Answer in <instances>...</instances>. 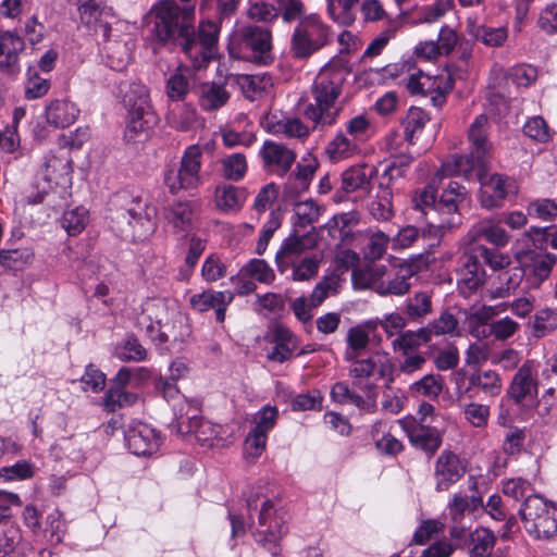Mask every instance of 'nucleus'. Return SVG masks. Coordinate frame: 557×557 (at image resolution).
<instances>
[{
    "label": "nucleus",
    "mask_w": 557,
    "mask_h": 557,
    "mask_svg": "<svg viewBox=\"0 0 557 557\" xmlns=\"http://www.w3.org/2000/svg\"><path fill=\"white\" fill-rule=\"evenodd\" d=\"M429 122L430 116L424 110L417 107H411L401 121L405 139L410 145L417 144L425 125Z\"/></svg>",
    "instance_id": "40"
},
{
    "label": "nucleus",
    "mask_w": 557,
    "mask_h": 557,
    "mask_svg": "<svg viewBox=\"0 0 557 557\" xmlns=\"http://www.w3.org/2000/svg\"><path fill=\"white\" fill-rule=\"evenodd\" d=\"M270 129L275 134H283L289 138H302L309 135V127L298 117H288L270 123Z\"/></svg>",
    "instance_id": "60"
},
{
    "label": "nucleus",
    "mask_w": 557,
    "mask_h": 557,
    "mask_svg": "<svg viewBox=\"0 0 557 557\" xmlns=\"http://www.w3.org/2000/svg\"><path fill=\"white\" fill-rule=\"evenodd\" d=\"M230 52L257 64H269L273 60L271 30L251 24L237 28L230 40Z\"/></svg>",
    "instance_id": "9"
},
{
    "label": "nucleus",
    "mask_w": 557,
    "mask_h": 557,
    "mask_svg": "<svg viewBox=\"0 0 557 557\" xmlns=\"http://www.w3.org/2000/svg\"><path fill=\"white\" fill-rule=\"evenodd\" d=\"M490 128L488 117L480 114L471 123L468 131L471 151L469 154L449 157L443 162V171L448 173H457L466 180H471L473 172L478 168L481 171L486 168L487 158L492 150V144L487 139Z\"/></svg>",
    "instance_id": "3"
},
{
    "label": "nucleus",
    "mask_w": 557,
    "mask_h": 557,
    "mask_svg": "<svg viewBox=\"0 0 557 557\" xmlns=\"http://www.w3.org/2000/svg\"><path fill=\"white\" fill-rule=\"evenodd\" d=\"M242 276H249L263 284H271L275 280L273 269L263 259H252L242 268Z\"/></svg>",
    "instance_id": "61"
},
{
    "label": "nucleus",
    "mask_w": 557,
    "mask_h": 557,
    "mask_svg": "<svg viewBox=\"0 0 557 557\" xmlns=\"http://www.w3.org/2000/svg\"><path fill=\"white\" fill-rule=\"evenodd\" d=\"M432 312L431 294L418 292L406 300L405 313L413 321H418Z\"/></svg>",
    "instance_id": "59"
},
{
    "label": "nucleus",
    "mask_w": 557,
    "mask_h": 557,
    "mask_svg": "<svg viewBox=\"0 0 557 557\" xmlns=\"http://www.w3.org/2000/svg\"><path fill=\"white\" fill-rule=\"evenodd\" d=\"M230 99V92L223 85L203 84L199 92V104L205 111H214L225 106Z\"/></svg>",
    "instance_id": "42"
},
{
    "label": "nucleus",
    "mask_w": 557,
    "mask_h": 557,
    "mask_svg": "<svg viewBox=\"0 0 557 557\" xmlns=\"http://www.w3.org/2000/svg\"><path fill=\"white\" fill-rule=\"evenodd\" d=\"M359 143L344 131H338L326 146V153L333 161L348 159L359 152Z\"/></svg>",
    "instance_id": "41"
},
{
    "label": "nucleus",
    "mask_w": 557,
    "mask_h": 557,
    "mask_svg": "<svg viewBox=\"0 0 557 557\" xmlns=\"http://www.w3.org/2000/svg\"><path fill=\"white\" fill-rule=\"evenodd\" d=\"M527 270L522 267H512L498 274V286L490 290L493 299L506 298L513 295L525 278Z\"/></svg>",
    "instance_id": "35"
},
{
    "label": "nucleus",
    "mask_w": 557,
    "mask_h": 557,
    "mask_svg": "<svg viewBox=\"0 0 557 557\" xmlns=\"http://www.w3.org/2000/svg\"><path fill=\"white\" fill-rule=\"evenodd\" d=\"M25 49L24 39L13 33L0 35V72L15 74L20 72V54Z\"/></svg>",
    "instance_id": "24"
},
{
    "label": "nucleus",
    "mask_w": 557,
    "mask_h": 557,
    "mask_svg": "<svg viewBox=\"0 0 557 557\" xmlns=\"http://www.w3.org/2000/svg\"><path fill=\"white\" fill-rule=\"evenodd\" d=\"M35 466L27 460H18L12 466L0 469V480L2 482H18L33 478Z\"/></svg>",
    "instance_id": "63"
},
{
    "label": "nucleus",
    "mask_w": 557,
    "mask_h": 557,
    "mask_svg": "<svg viewBox=\"0 0 557 557\" xmlns=\"http://www.w3.org/2000/svg\"><path fill=\"white\" fill-rule=\"evenodd\" d=\"M360 0H326V14L335 24L351 26L357 20V7Z\"/></svg>",
    "instance_id": "36"
},
{
    "label": "nucleus",
    "mask_w": 557,
    "mask_h": 557,
    "mask_svg": "<svg viewBox=\"0 0 557 557\" xmlns=\"http://www.w3.org/2000/svg\"><path fill=\"white\" fill-rule=\"evenodd\" d=\"M467 189L457 182H450L445 188L436 201V214L448 215L447 219H443L436 223L429 221L428 232H423V236L426 234H433L435 237L442 236L447 230L454 227L459 223L458 216L455 214L458 212L459 205L466 199Z\"/></svg>",
    "instance_id": "13"
},
{
    "label": "nucleus",
    "mask_w": 557,
    "mask_h": 557,
    "mask_svg": "<svg viewBox=\"0 0 557 557\" xmlns=\"http://www.w3.org/2000/svg\"><path fill=\"white\" fill-rule=\"evenodd\" d=\"M153 11L156 13L153 30L161 42L180 47L194 69H201L211 61L220 32L216 23L202 21L196 33L195 7L182 8L174 0L158 2Z\"/></svg>",
    "instance_id": "1"
},
{
    "label": "nucleus",
    "mask_w": 557,
    "mask_h": 557,
    "mask_svg": "<svg viewBox=\"0 0 557 557\" xmlns=\"http://www.w3.org/2000/svg\"><path fill=\"white\" fill-rule=\"evenodd\" d=\"M400 65L401 71H407L409 73L407 88L412 95H424L426 91H431L433 86H435L436 77H431L424 74L421 70H416L414 61L412 59L404 61Z\"/></svg>",
    "instance_id": "43"
},
{
    "label": "nucleus",
    "mask_w": 557,
    "mask_h": 557,
    "mask_svg": "<svg viewBox=\"0 0 557 557\" xmlns=\"http://www.w3.org/2000/svg\"><path fill=\"white\" fill-rule=\"evenodd\" d=\"M469 490L471 495L462 494V492L455 493L451 500L448 503V511L453 521L459 522L465 517L466 512H473L482 506V497L476 492V480L474 476L469 478Z\"/></svg>",
    "instance_id": "28"
},
{
    "label": "nucleus",
    "mask_w": 557,
    "mask_h": 557,
    "mask_svg": "<svg viewBox=\"0 0 557 557\" xmlns=\"http://www.w3.org/2000/svg\"><path fill=\"white\" fill-rule=\"evenodd\" d=\"M495 535L485 528H476L469 534L470 557H487L494 545Z\"/></svg>",
    "instance_id": "51"
},
{
    "label": "nucleus",
    "mask_w": 557,
    "mask_h": 557,
    "mask_svg": "<svg viewBox=\"0 0 557 557\" xmlns=\"http://www.w3.org/2000/svg\"><path fill=\"white\" fill-rule=\"evenodd\" d=\"M557 263V256L546 253L536 258L527 270L524 287L528 289L537 288L549 276Z\"/></svg>",
    "instance_id": "39"
},
{
    "label": "nucleus",
    "mask_w": 557,
    "mask_h": 557,
    "mask_svg": "<svg viewBox=\"0 0 557 557\" xmlns=\"http://www.w3.org/2000/svg\"><path fill=\"white\" fill-rule=\"evenodd\" d=\"M351 362L349 375L354 379L377 374L380 379H386L388 384L394 382L395 364L387 352H375L366 359L356 358Z\"/></svg>",
    "instance_id": "19"
},
{
    "label": "nucleus",
    "mask_w": 557,
    "mask_h": 557,
    "mask_svg": "<svg viewBox=\"0 0 557 557\" xmlns=\"http://www.w3.org/2000/svg\"><path fill=\"white\" fill-rule=\"evenodd\" d=\"M116 33L117 29H113L110 37L101 39L108 65L115 71H122L131 60V47L126 41L120 40Z\"/></svg>",
    "instance_id": "31"
},
{
    "label": "nucleus",
    "mask_w": 557,
    "mask_h": 557,
    "mask_svg": "<svg viewBox=\"0 0 557 557\" xmlns=\"http://www.w3.org/2000/svg\"><path fill=\"white\" fill-rule=\"evenodd\" d=\"M194 208L188 201H178L164 210V218L169 224L178 231H187L194 220Z\"/></svg>",
    "instance_id": "44"
},
{
    "label": "nucleus",
    "mask_w": 557,
    "mask_h": 557,
    "mask_svg": "<svg viewBox=\"0 0 557 557\" xmlns=\"http://www.w3.org/2000/svg\"><path fill=\"white\" fill-rule=\"evenodd\" d=\"M467 32L470 36L487 47H500L508 38L507 27H488L478 24L476 20L472 17L467 20Z\"/></svg>",
    "instance_id": "33"
},
{
    "label": "nucleus",
    "mask_w": 557,
    "mask_h": 557,
    "mask_svg": "<svg viewBox=\"0 0 557 557\" xmlns=\"http://www.w3.org/2000/svg\"><path fill=\"white\" fill-rule=\"evenodd\" d=\"M168 124L181 132L190 129L197 121V112L189 106H175L166 114Z\"/></svg>",
    "instance_id": "57"
},
{
    "label": "nucleus",
    "mask_w": 557,
    "mask_h": 557,
    "mask_svg": "<svg viewBox=\"0 0 557 557\" xmlns=\"http://www.w3.org/2000/svg\"><path fill=\"white\" fill-rule=\"evenodd\" d=\"M459 275L458 288L463 295L478 290L484 284L486 276L481 262L469 253L462 257Z\"/></svg>",
    "instance_id": "26"
},
{
    "label": "nucleus",
    "mask_w": 557,
    "mask_h": 557,
    "mask_svg": "<svg viewBox=\"0 0 557 557\" xmlns=\"http://www.w3.org/2000/svg\"><path fill=\"white\" fill-rule=\"evenodd\" d=\"M263 169L276 176H285L294 165L297 153L285 144L265 140L260 149Z\"/></svg>",
    "instance_id": "16"
},
{
    "label": "nucleus",
    "mask_w": 557,
    "mask_h": 557,
    "mask_svg": "<svg viewBox=\"0 0 557 557\" xmlns=\"http://www.w3.org/2000/svg\"><path fill=\"white\" fill-rule=\"evenodd\" d=\"M416 274L413 263L403 262L389 272L385 271V267L354 271L352 280L355 285L371 288L380 296H404L410 290Z\"/></svg>",
    "instance_id": "6"
},
{
    "label": "nucleus",
    "mask_w": 557,
    "mask_h": 557,
    "mask_svg": "<svg viewBox=\"0 0 557 557\" xmlns=\"http://www.w3.org/2000/svg\"><path fill=\"white\" fill-rule=\"evenodd\" d=\"M181 322L182 317L177 308L160 298L147 299L137 318L138 327L159 345L178 339L176 327Z\"/></svg>",
    "instance_id": "5"
},
{
    "label": "nucleus",
    "mask_w": 557,
    "mask_h": 557,
    "mask_svg": "<svg viewBox=\"0 0 557 557\" xmlns=\"http://www.w3.org/2000/svg\"><path fill=\"white\" fill-rule=\"evenodd\" d=\"M469 242L475 244L481 239H485L496 247H505L509 242L507 232L496 225L492 220H482L475 223L468 232Z\"/></svg>",
    "instance_id": "30"
},
{
    "label": "nucleus",
    "mask_w": 557,
    "mask_h": 557,
    "mask_svg": "<svg viewBox=\"0 0 557 557\" xmlns=\"http://www.w3.org/2000/svg\"><path fill=\"white\" fill-rule=\"evenodd\" d=\"M317 245L315 236L307 233L298 235L296 232L286 237L275 255V263L277 271L285 274L293 265V260H297L300 256L314 248Z\"/></svg>",
    "instance_id": "17"
},
{
    "label": "nucleus",
    "mask_w": 557,
    "mask_h": 557,
    "mask_svg": "<svg viewBox=\"0 0 557 557\" xmlns=\"http://www.w3.org/2000/svg\"><path fill=\"white\" fill-rule=\"evenodd\" d=\"M45 115L50 126L66 128L75 123L79 115V109L67 99H54L46 106Z\"/></svg>",
    "instance_id": "25"
},
{
    "label": "nucleus",
    "mask_w": 557,
    "mask_h": 557,
    "mask_svg": "<svg viewBox=\"0 0 557 557\" xmlns=\"http://www.w3.org/2000/svg\"><path fill=\"white\" fill-rule=\"evenodd\" d=\"M321 258L317 255L306 256L301 259L293 260L290 265V280L294 282H306L315 277L319 273Z\"/></svg>",
    "instance_id": "53"
},
{
    "label": "nucleus",
    "mask_w": 557,
    "mask_h": 557,
    "mask_svg": "<svg viewBox=\"0 0 557 557\" xmlns=\"http://www.w3.org/2000/svg\"><path fill=\"white\" fill-rule=\"evenodd\" d=\"M65 531L66 524L62 512L58 508H53L46 516L40 535L46 537L51 544H59L62 542Z\"/></svg>",
    "instance_id": "54"
},
{
    "label": "nucleus",
    "mask_w": 557,
    "mask_h": 557,
    "mask_svg": "<svg viewBox=\"0 0 557 557\" xmlns=\"http://www.w3.org/2000/svg\"><path fill=\"white\" fill-rule=\"evenodd\" d=\"M87 220L88 211L84 207H76L63 213L61 225L69 235L75 236L85 228Z\"/></svg>",
    "instance_id": "64"
},
{
    "label": "nucleus",
    "mask_w": 557,
    "mask_h": 557,
    "mask_svg": "<svg viewBox=\"0 0 557 557\" xmlns=\"http://www.w3.org/2000/svg\"><path fill=\"white\" fill-rule=\"evenodd\" d=\"M444 380L440 374H426L409 386L412 397H426L436 399L443 392Z\"/></svg>",
    "instance_id": "45"
},
{
    "label": "nucleus",
    "mask_w": 557,
    "mask_h": 557,
    "mask_svg": "<svg viewBox=\"0 0 557 557\" xmlns=\"http://www.w3.org/2000/svg\"><path fill=\"white\" fill-rule=\"evenodd\" d=\"M161 441L157 431L146 423H138L125 432L126 445L136 456H148L156 453Z\"/></svg>",
    "instance_id": "20"
},
{
    "label": "nucleus",
    "mask_w": 557,
    "mask_h": 557,
    "mask_svg": "<svg viewBox=\"0 0 557 557\" xmlns=\"http://www.w3.org/2000/svg\"><path fill=\"white\" fill-rule=\"evenodd\" d=\"M81 22L100 38L110 37L113 28L106 20L108 12L101 8V0H82L78 7Z\"/></svg>",
    "instance_id": "22"
},
{
    "label": "nucleus",
    "mask_w": 557,
    "mask_h": 557,
    "mask_svg": "<svg viewBox=\"0 0 557 557\" xmlns=\"http://www.w3.org/2000/svg\"><path fill=\"white\" fill-rule=\"evenodd\" d=\"M519 515L525 531L534 539L545 540L557 534V507L542 496L529 495Z\"/></svg>",
    "instance_id": "10"
},
{
    "label": "nucleus",
    "mask_w": 557,
    "mask_h": 557,
    "mask_svg": "<svg viewBox=\"0 0 557 557\" xmlns=\"http://www.w3.org/2000/svg\"><path fill=\"white\" fill-rule=\"evenodd\" d=\"M393 190L384 182L379 183L376 199L370 203V213L377 221H388L393 218Z\"/></svg>",
    "instance_id": "46"
},
{
    "label": "nucleus",
    "mask_w": 557,
    "mask_h": 557,
    "mask_svg": "<svg viewBox=\"0 0 557 557\" xmlns=\"http://www.w3.org/2000/svg\"><path fill=\"white\" fill-rule=\"evenodd\" d=\"M409 438L413 446L430 453L437 450L442 444V437L436 429L422 425L410 430Z\"/></svg>",
    "instance_id": "52"
},
{
    "label": "nucleus",
    "mask_w": 557,
    "mask_h": 557,
    "mask_svg": "<svg viewBox=\"0 0 557 557\" xmlns=\"http://www.w3.org/2000/svg\"><path fill=\"white\" fill-rule=\"evenodd\" d=\"M469 255L471 257H475L480 262L483 261L493 270L504 269L509 264L508 256H505L496 249L487 248L479 244L472 248V251Z\"/></svg>",
    "instance_id": "62"
},
{
    "label": "nucleus",
    "mask_w": 557,
    "mask_h": 557,
    "mask_svg": "<svg viewBox=\"0 0 557 557\" xmlns=\"http://www.w3.org/2000/svg\"><path fill=\"white\" fill-rule=\"evenodd\" d=\"M272 508L273 504L270 499L262 504L259 513V524L267 527V529L257 531L255 536L256 541L265 547L272 556H277L281 552L278 542L282 537V530L277 519L272 521Z\"/></svg>",
    "instance_id": "21"
},
{
    "label": "nucleus",
    "mask_w": 557,
    "mask_h": 557,
    "mask_svg": "<svg viewBox=\"0 0 557 557\" xmlns=\"http://www.w3.org/2000/svg\"><path fill=\"white\" fill-rule=\"evenodd\" d=\"M332 29L317 13L299 20L290 37V54L297 60H308L332 41Z\"/></svg>",
    "instance_id": "8"
},
{
    "label": "nucleus",
    "mask_w": 557,
    "mask_h": 557,
    "mask_svg": "<svg viewBox=\"0 0 557 557\" xmlns=\"http://www.w3.org/2000/svg\"><path fill=\"white\" fill-rule=\"evenodd\" d=\"M366 329L374 331L376 329L375 321H369L362 325L350 327L347 332V348L345 351V360L352 361L358 358L368 347L370 336Z\"/></svg>",
    "instance_id": "34"
},
{
    "label": "nucleus",
    "mask_w": 557,
    "mask_h": 557,
    "mask_svg": "<svg viewBox=\"0 0 557 557\" xmlns=\"http://www.w3.org/2000/svg\"><path fill=\"white\" fill-rule=\"evenodd\" d=\"M156 216L157 208L136 197L124 210L112 216V227L125 240L144 242L157 230Z\"/></svg>",
    "instance_id": "7"
},
{
    "label": "nucleus",
    "mask_w": 557,
    "mask_h": 557,
    "mask_svg": "<svg viewBox=\"0 0 557 557\" xmlns=\"http://www.w3.org/2000/svg\"><path fill=\"white\" fill-rule=\"evenodd\" d=\"M246 199V190L244 188L224 185L215 190L216 206L224 211L238 210Z\"/></svg>",
    "instance_id": "50"
},
{
    "label": "nucleus",
    "mask_w": 557,
    "mask_h": 557,
    "mask_svg": "<svg viewBox=\"0 0 557 557\" xmlns=\"http://www.w3.org/2000/svg\"><path fill=\"white\" fill-rule=\"evenodd\" d=\"M318 162L313 158L302 159L297 163L296 171L293 172L285 185V193L296 196L308 189L309 184L317 171Z\"/></svg>",
    "instance_id": "32"
},
{
    "label": "nucleus",
    "mask_w": 557,
    "mask_h": 557,
    "mask_svg": "<svg viewBox=\"0 0 557 557\" xmlns=\"http://www.w3.org/2000/svg\"><path fill=\"white\" fill-rule=\"evenodd\" d=\"M203 419L200 417V408L198 404L191 400L183 401L178 410L175 412L174 428L181 435H188L201 423Z\"/></svg>",
    "instance_id": "38"
},
{
    "label": "nucleus",
    "mask_w": 557,
    "mask_h": 557,
    "mask_svg": "<svg viewBox=\"0 0 557 557\" xmlns=\"http://www.w3.org/2000/svg\"><path fill=\"white\" fill-rule=\"evenodd\" d=\"M72 173L71 160L67 154H47L37 172L35 187L38 189L33 203L42 202L55 186L64 185L70 181Z\"/></svg>",
    "instance_id": "12"
},
{
    "label": "nucleus",
    "mask_w": 557,
    "mask_h": 557,
    "mask_svg": "<svg viewBox=\"0 0 557 557\" xmlns=\"http://www.w3.org/2000/svg\"><path fill=\"white\" fill-rule=\"evenodd\" d=\"M202 150L198 145L188 146L177 166L164 171L163 181L171 194L197 189L201 183Z\"/></svg>",
    "instance_id": "11"
},
{
    "label": "nucleus",
    "mask_w": 557,
    "mask_h": 557,
    "mask_svg": "<svg viewBox=\"0 0 557 557\" xmlns=\"http://www.w3.org/2000/svg\"><path fill=\"white\" fill-rule=\"evenodd\" d=\"M117 97L128 109V122L125 128L127 140H135L141 134L147 135L158 124V116L150 104L145 85L128 81L121 82L117 86Z\"/></svg>",
    "instance_id": "4"
},
{
    "label": "nucleus",
    "mask_w": 557,
    "mask_h": 557,
    "mask_svg": "<svg viewBox=\"0 0 557 557\" xmlns=\"http://www.w3.org/2000/svg\"><path fill=\"white\" fill-rule=\"evenodd\" d=\"M225 433L226 430L222 425L206 420L191 432L201 445L211 447L222 444L225 441Z\"/></svg>",
    "instance_id": "56"
},
{
    "label": "nucleus",
    "mask_w": 557,
    "mask_h": 557,
    "mask_svg": "<svg viewBox=\"0 0 557 557\" xmlns=\"http://www.w3.org/2000/svg\"><path fill=\"white\" fill-rule=\"evenodd\" d=\"M236 84L244 97L250 101L261 98L272 87V77L268 74L237 75Z\"/></svg>",
    "instance_id": "37"
},
{
    "label": "nucleus",
    "mask_w": 557,
    "mask_h": 557,
    "mask_svg": "<svg viewBox=\"0 0 557 557\" xmlns=\"http://www.w3.org/2000/svg\"><path fill=\"white\" fill-rule=\"evenodd\" d=\"M537 385L530 366L523 364L513 375L507 389V397L521 404L528 397L536 395Z\"/></svg>",
    "instance_id": "29"
},
{
    "label": "nucleus",
    "mask_w": 557,
    "mask_h": 557,
    "mask_svg": "<svg viewBox=\"0 0 557 557\" xmlns=\"http://www.w3.org/2000/svg\"><path fill=\"white\" fill-rule=\"evenodd\" d=\"M470 388H478L486 396L495 397L502 392V379L499 374L493 370H485L472 374L469 377Z\"/></svg>",
    "instance_id": "47"
},
{
    "label": "nucleus",
    "mask_w": 557,
    "mask_h": 557,
    "mask_svg": "<svg viewBox=\"0 0 557 557\" xmlns=\"http://www.w3.org/2000/svg\"><path fill=\"white\" fill-rule=\"evenodd\" d=\"M233 298L231 292L207 290L191 296L190 305L195 310L205 312L215 308L219 304H231Z\"/></svg>",
    "instance_id": "55"
},
{
    "label": "nucleus",
    "mask_w": 557,
    "mask_h": 557,
    "mask_svg": "<svg viewBox=\"0 0 557 557\" xmlns=\"http://www.w3.org/2000/svg\"><path fill=\"white\" fill-rule=\"evenodd\" d=\"M346 75L345 69L327 65L315 76L310 89V100L304 110V116L311 122L312 129H324L336 123L343 110L338 98Z\"/></svg>",
    "instance_id": "2"
},
{
    "label": "nucleus",
    "mask_w": 557,
    "mask_h": 557,
    "mask_svg": "<svg viewBox=\"0 0 557 557\" xmlns=\"http://www.w3.org/2000/svg\"><path fill=\"white\" fill-rule=\"evenodd\" d=\"M331 397L338 404L354 405L359 409L370 411L374 407V401L364 399L361 395L350 389L345 382H337L331 389Z\"/></svg>",
    "instance_id": "49"
},
{
    "label": "nucleus",
    "mask_w": 557,
    "mask_h": 557,
    "mask_svg": "<svg viewBox=\"0 0 557 557\" xmlns=\"http://www.w3.org/2000/svg\"><path fill=\"white\" fill-rule=\"evenodd\" d=\"M529 324L534 337L547 336L557 329V312L548 308L541 309L535 312Z\"/></svg>",
    "instance_id": "58"
},
{
    "label": "nucleus",
    "mask_w": 557,
    "mask_h": 557,
    "mask_svg": "<svg viewBox=\"0 0 557 557\" xmlns=\"http://www.w3.org/2000/svg\"><path fill=\"white\" fill-rule=\"evenodd\" d=\"M272 348L268 351L267 358L270 361L283 363L292 358L298 347L297 336L284 325H275L270 334Z\"/></svg>",
    "instance_id": "23"
},
{
    "label": "nucleus",
    "mask_w": 557,
    "mask_h": 557,
    "mask_svg": "<svg viewBox=\"0 0 557 557\" xmlns=\"http://www.w3.org/2000/svg\"><path fill=\"white\" fill-rule=\"evenodd\" d=\"M190 71L180 66L166 81V96L172 101H182L190 90Z\"/></svg>",
    "instance_id": "48"
},
{
    "label": "nucleus",
    "mask_w": 557,
    "mask_h": 557,
    "mask_svg": "<svg viewBox=\"0 0 557 557\" xmlns=\"http://www.w3.org/2000/svg\"><path fill=\"white\" fill-rule=\"evenodd\" d=\"M457 176V173H448L443 171V165L432 177L430 183L412 199L413 208L420 210L425 216L431 214L430 221L436 214V190L444 177Z\"/></svg>",
    "instance_id": "27"
},
{
    "label": "nucleus",
    "mask_w": 557,
    "mask_h": 557,
    "mask_svg": "<svg viewBox=\"0 0 557 557\" xmlns=\"http://www.w3.org/2000/svg\"><path fill=\"white\" fill-rule=\"evenodd\" d=\"M485 168L481 171L476 168L471 178L476 177L481 182L480 203L485 209L499 208L507 196L517 193L516 182L500 174H493L488 178L483 177Z\"/></svg>",
    "instance_id": "14"
},
{
    "label": "nucleus",
    "mask_w": 557,
    "mask_h": 557,
    "mask_svg": "<svg viewBox=\"0 0 557 557\" xmlns=\"http://www.w3.org/2000/svg\"><path fill=\"white\" fill-rule=\"evenodd\" d=\"M376 173V168L368 164L352 165L341 174V190L356 194V199H364L371 194L372 178Z\"/></svg>",
    "instance_id": "18"
},
{
    "label": "nucleus",
    "mask_w": 557,
    "mask_h": 557,
    "mask_svg": "<svg viewBox=\"0 0 557 557\" xmlns=\"http://www.w3.org/2000/svg\"><path fill=\"white\" fill-rule=\"evenodd\" d=\"M469 462L453 450L441 451L434 463L435 490L446 492L466 474Z\"/></svg>",
    "instance_id": "15"
}]
</instances>
